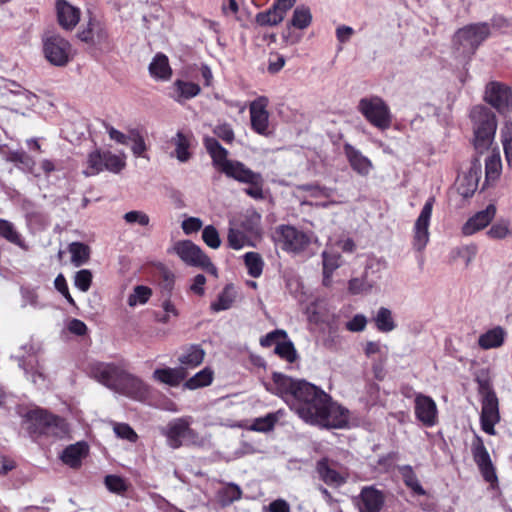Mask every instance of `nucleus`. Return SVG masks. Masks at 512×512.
Instances as JSON below:
<instances>
[{
	"mask_svg": "<svg viewBox=\"0 0 512 512\" xmlns=\"http://www.w3.org/2000/svg\"><path fill=\"white\" fill-rule=\"evenodd\" d=\"M273 382L277 393L305 422L325 428H344L348 424L349 411L314 384L280 373L273 374Z\"/></svg>",
	"mask_w": 512,
	"mask_h": 512,
	"instance_id": "obj_1",
	"label": "nucleus"
},
{
	"mask_svg": "<svg viewBox=\"0 0 512 512\" xmlns=\"http://www.w3.org/2000/svg\"><path fill=\"white\" fill-rule=\"evenodd\" d=\"M89 375L105 387L134 399L142 398L148 392L144 382L122 364L94 363L90 366Z\"/></svg>",
	"mask_w": 512,
	"mask_h": 512,
	"instance_id": "obj_2",
	"label": "nucleus"
},
{
	"mask_svg": "<svg viewBox=\"0 0 512 512\" xmlns=\"http://www.w3.org/2000/svg\"><path fill=\"white\" fill-rule=\"evenodd\" d=\"M204 146L212 158L213 166L226 177L246 184L259 174V172L251 170L241 161L228 159V150L217 139L205 137Z\"/></svg>",
	"mask_w": 512,
	"mask_h": 512,
	"instance_id": "obj_3",
	"label": "nucleus"
},
{
	"mask_svg": "<svg viewBox=\"0 0 512 512\" xmlns=\"http://www.w3.org/2000/svg\"><path fill=\"white\" fill-rule=\"evenodd\" d=\"M28 431L33 437L63 438L67 432L65 421L42 409L31 410L26 414Z\"/></svg>",
	"mask_w": 512,
	"mask_h": 512,
	"instance_id": "obj_4",
	"label": "nucleus"
},
{
	"mask_svg": "<svg viewBox=\"0 0 512 512\" xmlns=\"http://www.w3.org/2000/svg\"><path fill=\"white\" fill-rule=\"evenodd\" d=\"M470 117L473 122L475 149L483 153L490 147L495 136V114L489 108L479 105L473 107Z\"/></svg>",
	"mask_w": 512,
	"mask_h": 512,
	"instance_id": "obj_5",
	"label": "nucleus"
},
{
	"mask_svg": "<svg viewBox=\"0 0 512 512\" xmlns=\"http://www.w3.org/2000/svg\"><path fill=\"white\" fill-rule=\"evenodd\" d=\"M477 383L482 406L480 414L481 428L485 433L495 435V425L500 421L498 397L489 380L477 379Z\"/></svg>",
	"mask_w": 512,
	"mask_h": 512,
	"instance_id": "obj_6",
	"label": "nucleus"
},
{
	"mask_svg": "<svg viewBox=\"0 0 512 512\" xmlns=\"http://www.w3.org/2000/svg\"><path fill=\"white\" fill-rule=\"evenodd\" d=\"M192 417H181L170 421L162 434L166 437L167 445L172 449H178L183 445L200 444L199 434L191 428Z\"/></svg>",
	"mask_w": 512,
	"mask_h": 512,
	"instance_id": "obj_7",
	"label": "nucleus"
},
{
	"mask_svg": "<svg viewBox=\"0 0 512 512\" xmlns=\"http://www.w3.org/2000/svg\"><path fill=\"white\" fill-rule=\"evenodd\" d=\"M357 110L372 126L381 131L387 130L392 124L390 108L379 96L361 98Z\"/></svg>",
	"mask_w": 512,
	"mask_h": 512,
	"instance_id": "obj_8",
	"label": "nucleus"
},
{
	"mask_svg": "<svg viewBox=\"0 0 512 512\" xmlns=\"http://www.w3.org/2000/svg\"><path fill=\"white\" fill-rule=\"evenodd\" d=\"M489 34L490 28L487 23L471 24L459 29L453 41L461 54L471 57Z\"/></svg>",
	"mask_w": 512,
	"mask_h": 512,
	"instance_id": "obj_9",
	"label": "nucleus"
},
{
	"mask_svg": "<svg viewBox=\"0 0 512 512\" xmlns=\"http://www.w3.org/2000/svg\"><path fill=\"white\" fill-rule=\"evenodd\" d=\"M43 53L53 66L64 67L73 58L72 45L59 34H46L42 38Z\"/></svg>",
	"mask_w": 512,
	"mask_h": 512,
	"instance_id": "obj_10",
	"label": "nucleus"
},
{
	"mask_svg": "<svg viewBox=\"0 0 512 512\" xmlns=\"http://www.w3.org/2000/svg\"><path fill=\"white\" fill-rule=\"evenodd\" d=\"M273 239L277 247L294 254L304 251L310 244L309 235L291 225L276 227Z\"/></svg>",
	"mask_w": 512,
	"mask_h": 512,
	"instance_id": "obj_11",
	"label": "nucleus"
},
{
	"mask_svg": "<svg viewBox=\"0 0 512 512\" xmlns=\"http://www.w3.org/2000/svg\"><path fill=\"white\" fill-rule=\"evenodd\" d=\"M484 99L506 119L512 121V87L491 81L486 85Z\"/></svg>",
	"mask_w": 512,
	"mask_h": 512,
	"instance_id": "obj_12",
	"label": "nucleus"
},
{
	"mask_svg": "<svg viewBox=\"0 0 512 512\" xmlns=\"http://www.w3.org/2000/svg\"><path fill=\"white\" fill-rule=\"evenodd\" d=\"M434 203L435 198L429 197L415 221L413 228V247L417 251L424 250L429 242V226Z\"/></svg>",
	"mask_w": 512,
	"mask_h": 512,
	"instance_id": "obj_13",
	"label": "nucleus"
},
{
	"mask_svg": "<svg viewBox=\"0 0 512 512\" xmlns=\"http://www.w3.org/2000/svg\"><path fill=\"white\" fill-rule=\"evenodd\" d=\"M471 450L473 459L477 464L485 481L490 483L497 481V476L490 455L480 436L475 435V438L472 442Z\"/></svg>",
	"mask_w": 512,
	"mask_h": 512,
	"instance_id": "obj_14",
	"label": "nucleus"
},
{
	"mask_svg": "<svg viewBox=\"0 0 512 512\" xmlns=\"http://www.w3.org/2000/svg\"><path fill=\"white\" fill-rule=\"evenodd\" d=\"M414 411L416 418L424 426L433 427L437 423V405L430 396L417 393L414 399Z\"/></svg>",
	"mask_w": 512,
	"mask_h": 512,
	"instance_id": "obj_15",
	"label": "nucleus"
},
{
	"mask_svg": "<svg viewBox=\"0 0 512 512\" xmlns=\"http://www.w3.org/2000/svg\"><path fill=\"white\" fill-rule=\"evenodd\" d=\"M173 250L187 265L199 267L205 262L208 263V256L190 240L176 242Z\"/></svg>",
	"mask_w": 512,
	"mask_h": 512,
	"instance_id": "obj_16",
	"label": "nucleus"
},
{
	"mask_svg": "<svg viewBox=\"0 0 512 512\" xmlns=\"http://www.w3.org/2000/svg\"><path fill=\"white\" fill-rule=\"evenodd\" d=\"M267 100L263 97L258 98L250 104V120L252 129L263 136L270 134L269 113L266 110Z\"/></svg>",
	"mask_w": 512,
	"mask_h": 512,
	"instance_id": "obj_17",
	"label": "nucleus"
},
{
	"mask_svg": "<svg viewBox=\"0 0 512 512\" xmlns=\"http://www.w3.org/2000/svg\"><path fill=\"white\" fill-rule=\"evenodd\" d=\"M496 215V207L489 204L484 210H481L471 216L461 227V233L464 236H472L475 233L486 228Z\"/></svg>",
	"mask_w": 512,
	"mask_h": 512,
	"instance_id": "obj_18",
	"label": "nucleus"
},
{
	"mask_svg": "<svg viewBox=\"0 0 512 512\" xmlns=\"http://www.w3.org/2000/svg\"><path fill=\"white\" fill-rule=\"evenodd\" d=\"M344 154L352 168L357 174L367 176L373 169L371 160L364 156L360 150L356 149L351 144L344 145Z\"/></svg>",
	"mask_w": 512,
	"mask_h": 512,
	"instance_id": "obj_19",
	"label": "nucleus"
},
{
	"mask_svg": "<svg viewBox=\"0 0 512 512\" xmlns=\"http://www.w3.org/2000/svg\"><path fill=\"white\" fill-rule=\"evenodd\" d=\"M56 11L58 23L65 30L74 29L80 20V10L65 0H57Z\"/></svg>",
	"mask_w": 512,
	"mask_h": 512,
	"instance_id": "obj_20",
	"label": "nucleus"
},
{
	"mask_svg": "<svg viewBox=\"0 0 512 512\" xmlns=\"http://www.w3.org/2000/svg\"><path fill=\"white\" fill-rule=\"evenodd\" d=\"M19 366L24 370L27 379L34 385L45 386L47 383V376L44 372V367L40 364L36 356H29L28 358H21Z\"/></svg>",
	"mask_w": 512,
	"mask_h": 512,
	"instance_id": "obj_21",
	"label": "nucleus"
},
{
	"mask_svg": "<svg viewBox=\"0 0 512 512\" xmlns=\"http://www.w3.org/2000/svg\"><path fill=\"white\" fill-rule=\"evenodd\" d=\"M360 512H380L385 497L383 493L373 487H364L360 493Z\"/></svg>",
	"mask_w": 512,
	"mask_h": 512,
	"instance_id": "obj_22",
	"label": "nucleus"
},
{
	"mask_svg": "<svg viewBox=\"0 0 512 512\" xmlns=\"http://www.w3.org/2000/svg\"><path fill=\"white\" fill-rule=\"evenodd\" d=\"M316 471L320 479L329 486L338 487L346 481L345 477L332 467L327 458H323L317 462Z\"/></svg>",
	"mask_w": 512,
	"mask_h": 512,
	"instance_id": "obj_23",
	"label": "nucleus"
},
{
	"mask_svg": "<svg viewBox=\"0 0 512 512\" xmlns=\"http://www.w3.org/2000/svg\"><path fill=\"white\" fill-rule=\"evenodd\" d=\"M186 377L182 367L180 368H159L153 372V379L169 386H178Z\"/></svg>",
	"mask_w": 512,
	"mask_h": 512,
	"instance_id": "obj_24",
	"label": "nucleus"
},
{
	"mask_svg": "<svg viewBox=\"0 0 512 512\" xmlns=\"http://www.w3.org/2000/svg\"><path fill=\"white\" fill-rule=\"evenodd\" d=\"M173 98L175 101L181 103L185 100L196 97L201 89L200 86L193 82L183 80H176L173 84Z\"/></svg>",
	"mask_w": 512,
	"mask_h": 512,
	"instance_id": "obj_25",
	"label": "nucleus"
},
{
	"mask_svg": "<svg viewBox=\"0 0 512 512\" xmlns=\"http://www.w3.org/2000/svg\"><path fill=\"white\" fill-rule=\"evenodd\" d=\"M88 446L84 442H77L64 449L61 459L72 468L80 465L81 459L87 454Z\"/></svg>",
	"mask_w": 512,
	"mask_h": 512,
	"instance_id": "obj_26",
	"label": "nucleus"
},
{
	"mask_svg": "<svg viewBox=\"0 0 512 512\" xmlns=\"http://www.w3.org/2000/svg\"><path fill=\"white\" fill-rule=\"evenodd\" d=\"M149 72L154 78L168 80L172 74L168 57L162 53L156 54L149 65Z\"/></svg>",
	"mask_w": 512,
	"mask_h": 512,
	"instance_id": "obj_27",
	"label": "nucleus"
},
{
	"mask_svg": "<svg viewBox=\"0 0 512 512\" xmlns=\"http://www.w3.org/2000/svg\"><path fill=\"white\" fill-rule=\"evenodd\" d=\"M373 321L377 330L382 333H389L393 331L397 326L391 310L386 307H380L377 310Z\"/></svg>",
	"mask_w": 512,
	"mask_h": 512,
	"instance_id": "obj_28",
	"label": "nucleus"
},
{
	"mask_svg": "<svg viewBox=\"0 0 512 512\" xmlns=\"http://www.w3.org/2000/svg\"><path fill=\"white\" fill-rule=\"evenodd\" d=\"M504 342V331L497 327L487 331L479 337L478 344L483 349L500 347Z\"/></svg>",
	"mask_w": 512,
	"mask_h": 512,
	"instance_id": "obj_29",
	"label": "nucleus"
},
{
	"mask_svg": "<svg viewBox=\"0 0 512 512\" xmlns=\"http://www.w3.org/2000/svg\"><path fill=\"white\" fill-rule=\"evenodd\" d=\"M242 498V489L235 483H228L218 491V501L227 507Z\"/></svg>",
	"mask_w": 512,
	"mask_h": 512,
	"instance_id": "obj_30",
	"label": "nucleus"
},
{
	"mask_svg": "<svg viewBox=\"0 0 512 512\" xmlns=\"http://www.w3.org/2000/svg\"><path fill=\"white\" fill-rule=\"evenodd\" d=\"M204 350L199 345H191L179 357V362L187 367H196L203 362Z\"/></svg>",
	"mask_w": 512,
	"mask_h": 512,
	"instance_id": "obj_31",
	"label": "nucleus"
},
{
	"mask_svg": "<svg viewBox=\"0 0 512 512\" xmlns=\"http://www.w3.org/2000/svg\"><path fill=\"white\" fill-rule=\"evenodd\" d=\"M281 415L282 412L279 410L277 412L268 413L263 417L255 418L250 425V430L256 432H269L273 430Z\"/></svg>",
	"mask_w": 512,
	"mask_h": 512,
	"instance_id": "obj_32",
	"label": "nucleus"
},
{
	"mask_svg": "<svg viewBox=\"0 0 512 512\" xmlns=\"http://www.w3.org/2000/svg\"><path fill=\"white\" fill-rule=\"evenodd\" d=\"M399 472L407 487H409L417 495H425L426 491L420 484L413 468L410 465H403L399 467Z\"/></svg>",
	"mask_w": 512,
	"mask_h": 512,
	"instance_id": "obj_33",
	"label": "nucleus"
},
{
	"mask_svg": "<svg viewBox=\"0 0 512 512\" xmlns=\"http://www.w3.org/2000/svg\"><path fill=\"white\" fill-rule=\"evenodd\" d=\"M478 186L477 169L471 167L468 174L465 175L459 182L458 191L464 197L471 196Z\"/></svg>",
	"mask_w": 512,
	"mask_h": 512,
	"instance_id": "obj_34",
	"label": "nucleus"
},
{
	"mask_svg": "<svg viewBox=\"0 0 512 512\" xmlns=\"http://www.w3.org/2000/svg\"><path fill=\"white\" fill-rule=\"evenodd\" d=\"M69 252L71 254V262L76 267L85 264L90 257L89 247L80 242L71 243L69 246Z\"/></svg>",
	"mask_w": 512,
	"mask_h": 512,
	"instance_id": "obj_35",
	"label": "nucleus"
},
{
	"mask_svg": "<svg viewBox=\"0 0 512 512\" xmlns=\"http://www.w3.org/2000/svg\"><path fill=\"white\" fill-rule=\"evenodd\" d=\"M284 19L282 11L278 7L272 6L265 12H260L256 16V22L260 26H274Z\"/></svg>",
	"mask_w": 512,
	"mask_h": 512,
	"instance_id": "obj_36",
	"label": "nucleus"
},
{
	"mask_svg": "<svg viewBox=\"0 0 512 512\" xmlns=\"http://www.w3.org/2000/svg\"><path fill=\"white\" fill-rule=\"evenodd\" d=\"M486 235L492 240H504L512 236L510 222L508 220H500L494 223L489 230H487Z\"/></svg>",
	"mask_w": 512,
	"mask_h": 512,
	"instance_id": "obj_37",
	"label": "nucleus"
},
{
	"mask_svg": "<svg viewBox=\"0 0 512 512\" xmlns=\"http://www.w3.org/2000/svg\"><path fill=\"white\" fill-rule=\"evenodd\" d=\"M244 262L247 267L248 274L253 278H258L262 274L264 262L258 253L247 252L244 255Z\"/></svg>",
	"mask_w": 512,
	"mask_h": 512,
	"instance_id": "obj_38",
	"label": "nucleus"
},
{
	"mask_svg": "<svg viewBox=\"0 0 512 512\" xmlns=\"http://www.w3.org/2000/svg\"><path fill=\"white\" fill-rule=\"evenodd\" d=\"M172 142L175 145V156L180 162H186L189 160L191 154L189 152V140L182 133L177 132L176 136L172 139Z\"/></svg>",
	"mask_w": 512,
	"mask_h": 512,
	"instance_id": "obj_39",
	"label": "nucleus"
},
{
	"mask_svg": "<svg viewBox=\"0 0 512 512\" xmlns=\"http://www.w3.org/2000/svg\"><path fill=\"white\" fill-rule=\"evenodd\" d=\"M0 235L9 242L19 247H24L21 235L17 232L14 225L7 220L0 219Z\"/></svg>",
	"mask_w": 512,
	"mask_h": 512,
	"instance_id": "obj_40",
	"label": "nucleus"
},
{
	"mask_svg": "<svg viewBox=\"0 0 512 512\" xmlns=\"http://www.w3.org/2000/svg\"><path fill=\"white\" fill-rule=\"evenodd\" d=\"M502 169L501 158L499 153L491 154L485 160L486 180L495 181L500 176Z\"/></svg>",
	"mask_w": 512,
	"mask_h": 512,
	"instance_id": "obj_41",
	"label": "nucleus"
},
{
	"mask_svg": "<svg viewBox=\"0 0 512 512\" xmlns=\"http://www.w3.org/2000/svg\"><path fill=\"white\" fill-rule=\"evenodd\" d=\"M152 295V290L144 285H137L133 292L128 296L127 303L130 307H135L138 304H145L148 302Z\"/></svg>",
	"mask_w": 512,
	"mask_h": 512,
	"instance_id": "obj_42",
	"label": "nucleus"
},
{
	"mask_svg": "<svg viewBox=\"0 0 512 512\" xmlns=\"http://www.w3.org/2000/svg\"><path fill=\"white\" fill-rule=\"evenodd\" d=\"M213 380V373L210 369L205 368L195 374L193 377L188 379L185 383V386L188 389H197L199 387H204L209 385Z\"/></svg>",
	"mask_w": 512,
	"mask_h": 512,
	"instance_id": "obj_43",
	"label": "nucleus"
},
{
	"mask_svg": "<svg viewBox=\"0 0 512 512\" xmlns=\"http://www.w3.org/2000/svg\"><path fill=\"white\" fill-rule=\"evenodd\" d=\"M312 15L309 8L301 6L297 7L291 19V25L298 29H305L311 23Z\"/></svg>",
	"mask_w": 512,
	"mask_h": 512,
	"instance_id": "obj_44",
	"label": "nucleus"
},
{
	"mask_svg": "<svg viewBox=\"0 0 512 512\" xmlns=\"http://www.w3.org/2000/svg\"><path fill=\"white\" fill-rule=\"evenodd\" d=\"M88 170L84 171L86 176H91L100 173L104 170L103 153L95 150L88 155L87 159Z\"/></svg>",
	"mask_w": 512,
	"mask_h": 512,
	"instance_id": "obj_45",
	"label": "nucleus"
},
{
	"mask_svg": "<svg viewBox=\"0 0 512 512\" xmlns=\"http://www.w3.org/2000/svg\"><path fill=\"white\" fill-rule=\"evenodd\" d=\"M274 352L290 363L294 362L297 358L294 345L290 340H287V338L281 342H277Z\"/></svg>",
	"mask_w": 512,
	"mask_h": 512,
	"instance_id": "obj_46",
	"label": "nucleus"
},
{
	"mask_svg": "<svg viewBox=\"0 0 512 512\" xmlns=\"http://www.w3.org/2000/svg\"><path fill=\"white\" fill-rule=\"evenodd\" d=\"M103 153L104 170H108L113 173H119L125 167V161L120 156L113 154L110 151Z\"/></svg>",
	"mask_w": 512,
	"mask_h": 512,
	"instance_id": "obj_47",
	"label": "nucleus"
},
{
	"mask_svg": "<svg viewBox=\"0 0 512 512\" xmlns=\"http://www.w3.org/2000/svg\"><path fill=\"white\" fill-rule=\"evenodd\" d=\"M323 258V274H326V279H329L334 270L340 266V255L338 253H331L324 251L322 253Z\"/></svg>",
	"mask_w": 512,
	"mask_h": 512,
	"instance_id": "obj_48",
	"label": "nucleus"
},
{
	"mask_svg": "<svg viewBox=\"0 0 512 512\" xmlns=\"http://www.w3.org/2000/svg\"><path fill=\"white\" fill-rule=\"evenodd\" d=\"M227 240L229 247L235 250H240L248 244V238L245 233L235 228L229 229Z\"/></svg>",
	"mask_w": 512,
	"mask_h": 512,
	"instance_id": "obj_49",
	"label": "nucleus"
},
{
	"mask_svg": "<svg viewBox=\"0 0 512 512\" xmlns=\"http://www.w3.org/2000/svg\"><path fill=\"white\" fill-rule=\"evenodd\" d=\"M105 485L110 492L122 495L128 490L127 482L117 475H107Z\"/></svg>",
	"mask_w": 512,
	"mask_h": 512,
	"instance_id": "obj_50",
	"label": "nucleus"
},
{
	"mask_svg": "<svg viewBox=\"0 0 512 512\" xmlns=\"http://www.w3.org/2000/svg\"><path fill=\"white\" fill-rule=\"evenodd\" d=\"M453 253L456 256L461 257L464 260L465 266L468 267L473 262L478 253V246L474 243L463 245L456 248Z\"/></svg>",
	"mask_w": 512,
	"mask_h": 512,
	"instance_id": "obj_51",
	"label": "nucleus"
},
{
	"mask_svg": "<svg viewBox=\"0 0 512 512\" xmlns=\"http://www.w3.org/2000/svg\"><path fill=\"white\" fill-rule=\"evenodd\" d=\"M249 185L248 188L245 189V193L249 195L251 198L259 200L264 198L263 193V184L264 179L261 173L257 175V177L253 178L250 182L246 183Z\"/></svg>",
	"mask_w": 512,
	"mask_h": 512,
	"instance_id": "obj_52",
	"label": "nucleus"
},
{
	"mask_svg": "<svg viewBox=\"0 0 512 512\" xmlns=\"http://www.w3.org/2000/svg\"><path fill=\"white\" fill-rule=\"evenodd\" d=\"M202 239L207 246L212 249H217L221 245V240L217 229L212 226H206L202 231Z\"/></svg>",
	"mask_w": 512,
	"mask_h": 512,
	"instance_id": "obj_53",
	"label": "nucleus"
},
{
	"mask_svg": "<svg viewBox=\"0 0 512 512\" xmlns=\"http://www.w3.org/2000/svg\"><path fill=\"white\" fill-rule=\"evenodd\" d=\"M299 189L308 192L311 197H325L329 198L333 195L334 189L328 187H321L316 184H303L299 186Z\"/></svg>",
	"mask_w": 512,
	"mask_h": 512,
	"instance_id": "obj_54",
	"label": "nucleus"
},
{
	"mask_svg": "<svg viewBox=\"0 0 512 512\" xmlns=\"http://www.w3.org/2000/svg\"><path fill=\"white\" fill-rule=\"evenodd\" d=\"M22 307L32 306L35 309H42L45 305L39 302V297L34 289L21 288Z\"/></svg>",
	"mask_w": 512,
	"mask_h": 512,
	"instance_id": "obj_55",
	"label": "nucleus"
},
{
	"mask_svg": "<svg viewBox=\"0 0 512 512\" xmlns=\"http://www.w3.org/2000/svg\"><path fill=\"white\" fill-rule=\"evenodd\" d=\"M92 283V273L88 269H82L76 272L74 276V285L81 290L86 292L89 290Z\"/></svg>",
	"mask_w": 512,
	"mask_h": 512,
	"instance_id": "obj_56",
	"label": "nucleus"
},
{
	"mask_svg": "<svg viewBox=\"0 0 512 512\" xmlns=\"http://www.w3.org/2000/svg\"><path fill=\"white\" fill-rule=\"evenodd\" d=\"M123 219L128 224H138L140 226H148L150 223L149 216L139 210H132L124 214Z\"/></svg>",
	"mask_w": 512,
	"mask_h": 512,
	"instance_id": "obj_57",
	"label": "nucleus"
},
{
	"mask_svg": "<svg viewBox=\"0 0 512 512\" xmlns=\"http://www.w3.org/2000/svg\"><path fill=\"white\" fill-rule=\"evenodd\" d=\"M118 438L135 442L138 438L136 432L126 423H116L113 428Z\"/></svg>",
	"mask_w": 512,
	"mask_h": 512,
	"instance_id": "obj_58",
	"label": "nucleus"
},
{
	"mask_svg": "<svg viewBox=\"0 0 512 512\" xmlns=\"http://www.w3.org/2000/svg\"><path fill=\"white\" fill-rule=\"evenodd\" d=\"M214 134L224 142L230 144L234 140V131L230 124L220 123L213 129Z\"/></svg>",
	"mask_w": 512,
	"mask_h": 512,
	"instance_id": "obj_59",
	"label": "nucleus"
},
{
	"mask_svg": "<svg viewBox=\"0 0 512 512\" xmlns=\"http://www.w3.org/2000/svg\"><path fill=\"white\" fill-rule=\"evenodd\" d=\"M287 338V333L284 330L277 329L261 338L260 344L263 347H269L271 345H277V342H281L282 340Z\"/></svg>",
	"mask_w": 512,
	"mask_h": 512,
	"instance_id": "obj_60",
	"label": "nucleus"
},
{
	"mask_svg": "<svg viewBox=\"0 0 512 512\" xmlns=\"http://www.w3.org/2000/svg\"><path fill=\"white\" fill-rule=\"evenodd\" d=\"M502 143L508 165L512 167V124L502 131Z\"/></svg>",
	"mask_w": 512,
	"mask_h": 512,
	"instance_id": "obj_61",
	"label": "nucleus"
},
{
	"mask_svg": "<svg viewBox=\"0 0 512 512\" xmlns=\"http://www.w3.org/2000/svg\"><path fill=\"white\" fill-rule=\"evenodd\" d=\"M18 168L24 171H32L35 165V161L25 151L19 150L15 161L13 162Z\"/></svg>",
	"mask_w": 512,
	"mask_h": 512,
	"instance_id": "obj_62",
	"label": "nucleus"
},
{
	"mask_svg": "<svg viewBox=\"0 0 512 512\" xmlns=\"http://www.w3.org/2000/svg\"><path fill=\"white\" fill-rule=\"evenodd\" d=\"M233 299L226 291L222 292L218 299L211 304V309L214 312L227 310L231 307Z\"/></svg>",
	"mask_w": 512,
	"mask_h": 512,
	"instance_id": "obj_63",
	"label": "nucleus"
},
{
	"mask_svg": "<svg viewBox=\"0 0 512 512\" xmlns=\"http://www.w3.org/2000/svg\"><path fill=\"white\" fill-rule=\"evenodd\" d=\"M367 318L363 314H356L346 323L347 330L351 332H361L366 328Z\"/></svg>",
	"mask_w": 512,
	"mask_h": 512,
	"instance_id": "obj_64",
	"label": "nucleus"
}]
</instances>
